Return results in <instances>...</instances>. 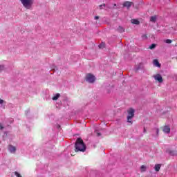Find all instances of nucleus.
<instances>
[{
	"mask_svg": "<svg viewBox=\"0 0 177 177\" xmlns=\"http://www.w3.org/2000/svg\"><path fill=\"white\" fill-rule=\"evenodd\" d=\"M86 150V147L85 146V144L84 143V140L81 138H78L76 140V142L75 143V153H78V151H82V153H84V151Z\"/></svg>",
	"mask_w": 177,
	"mask_h": 177,
	"instance_id": "f257e3e1",
	"label": "nucleus"
},
{
	"mask_svg": "<svg viewBox=\"0 0 177 177\" xmlns=\"http://www.w3.org/2000/svg\"><path fill=\"white\" fill-rule=\"evenodd\" d=\"M21 3H22L24 8L28 10L32 9V5H34V0H20Z\"/></svg>",
	"mask_w": 177,
	"mask_h": 177,
	"instance_id": "f03ea898",
	"label": "nucleus"
},
{
	"mask_svg": "<svg viewBox=\"0 0 177 177\" xmlns=\"http://www.w3.org/2000/svg\"><path fill=\"white\" fill-rule=\"evenodd\" d=\"M127 122L132 124V118L135 117V109H133V108H130L127 110Z\"/></svg>",
	"mask_w": 177,
	"mask_h": 177,
	"instance_id": "7ed1b4c3",
	"label": "nucleus"
},
{
	"mask_svg": "<svg viewBox=\"0 0 177 177\" xmlns=\"http://www.w3.org/2000/svg\"><path fill=\"white\" fill-rule=\"evenodd\" d=\"M154 80L156 81H158L160 84L164 82V80L162 79V76L160 73H158L153 76Z\"/></svg>",
	"mask_w": 177,
	"mask_h": 177,
	"instance_id": "20e7f679",
	"label": "nucleus"
},
{
	"mask_svg": "<svg viewBox=\"0 0 177 177\" xmlns=\"http://www.w3.org/2000/svg\"><path fill=\"white\" fill-rule=\"evenodd\" d=\"M162 131H163L165 133H169V132H171V128L169 126H164L162 127Z\"/></svg>",
	"mask_w": 177,
	"mask_h": 177,
	"instance_id": "39448f33",
	"label": "nucleus"
},
{
	"mask_svg": "<svg viewBox=\"0 0 177 177\" xmlns=\"http://www.w3.org/2000/svg\"><path fill=\"white\" fill-rule=\"evenodd\" d=\"M96 81V77L92 74H89V83L90 84H93Z\"/></svg>",
	"mask_w": 177,
	"mask_h": 177,
	"instance_id": "423d86ee",
	"label": "nucleus"
},
{
	"mask_svg": "<svg viewBox=\"0 0 177 177\" xmlns=\"http://www.w3.org/2000/svg\"><path fill=\"white\" fill-rule=\"evenodd\" d=\"M8 150L10 153H16V147H14L13 145H9Z\"/></svg>",
	"mask_w": 177,
	"mask_h": 177,
	"instance_id": "0eeeda50",
	"label": "nucleus"
},
{
	"mask_svg": "<svg viewBox=\"0 0 177 177\" xmlns=\"http://www.w3.org/2000/svg\"><path fill=\"white\" fill-rule=\"evenodd\" d=\"M132 2L131 1H125L124 3H123V6L124 8H127V9H129V7L130 6H132Z\"/></svg>",
	"mask_w": 177,
	"mask_h": 177,
	"instance_id": "6e6552de",
	"label": "nucleus"
},
{
	"mask_svg": "<svg viewBox=\"0 0 177 177\" xmlns=\"http://www.w3.org/2000/svg\"><path fill=\"white\" fill-rule=\"evenodd\" d=\"M153 66L160 68L161 64L158 62V59H153Z\"/></svg>",
	"mask_w": 177,
	"mask_h": 177,
	"instance_id": "1a4fd4ad",
	"label": "nucleus"
},
{
	"mask_svg": "<svg viewBox=\"0 0 177 177\" xmlns=\"http://www.w3.org/2000/svg\"><path fill=\"white\" fill-rule=\"evenodd\" d=\"M154 169L156 171V172H158L160 169H161V164L155 165Z\"/></svg>",
	"mask_w": 177,
	"mask_h": 177,
	"instance_id": "9d476101",
	"label": "nucleus"
},
{
	"mask_svg": "<svg viewBox=\"0 0 177 177\" xmlns=\"http://www.w3.org/2000/svg\"><path fill=\"white\" fill-rule=\"evenodd\" d=\"M156 21H157V17L156 16L151 17L150 21H152V23H156Z\"/></svg>",
	"mask_w": 177,
	"mask_h": 177,
	"instance_id": "9b49d317",
	"label": "nucleus"
},
{
	"mask_svg": "<svg viewBox=\"0 0 177 177\" xmlns=\"http://www.w3.org/2000/svg\"><path fill=\"white\" fill-rule=\"evenodd\" d=\"M131 23L132 24H140V21H139V20L138 19H131Z\"/></svg>",
	"mask_w": 177,
	"mask_h": 177,
	"instance_id": "f8f14e48",
	"label": "nucleus"
},
{
	"mask_svg": "<svg viewBox=\"0 0 177 177\" xmlns=\"http://www.w3.org/2000/svg\"><path fill=\"white\" fill-rule=\"evenodd\" d=\"M118 32H124L125 31V29L122 28V26H119L118 28Z\"/></svg>",
	"mask_w": 177,
	"mask_h": 177,
	"instance_id": "ddd939ff",
	"label": "nucleus"
},
{
	"mask_svg": "<svg viewBox=\"0 0 177 177\" xmlns=\"http://www.w3.org/2000/svg\"><path fill=\"white\" fill-rule=\"evenodd\" d=\"M60 97V94L57 93L54 97H53V100H57Z\"/></svg>",
	"mask_w": 177,
	"mask_h": 177,
	"instance_id": "4468645a",
	"label": "nucleus"
},
{
	"mask_svg": "<svg viewBox=\"0 0 177 177\" xmlns=\"http://www.w3.org/2000/svg\"><path fill=\"white\" fill-rule=\"evenodd\" d=\"M106 44L104 43H101L98 46L100 49H103V48H104Z\"/></svg>",
	"mask_w": 177,
	"mask_h": 177,
	"instance_id": "2eb2a0df",
	"label": "nucleus"
},
{
	"mask_svg": "<svg viewBox=\"0 0 177 177\" xmlns=\"http://www.w3.org/2000/svg\"><path fill=\"white\" fill-rule=\"evenodd\" d=\"M156 46H157V45L156 44H152L151 46H149V48L151 50H153L156 48Z\"/></svg>",
	"mask_w": 177,
	"mask_h": 177,
	"instance_id": "dca6fc26",
	"label": "nucleus"
},
{
	"mask_svg": "<svg viewBox=\"0 0 177 177\" xmlns=\"http://www.w3.org/2000/svg\"><path fill=\"white\" fill-rule=\"evenodd\" d=\"M140 169L142 172H145V171H146V166L142 165Z\"/></svg>",
	"mask_w": 177,
	"mask_h": 177,
	"instance_id": "f3484780",
	"label": "nucleus"
},
{
	"mask_svg": "<svg viewBox=\"0 0 177 177\" xmlns=\"http://www.w3.org/2000/svg\"><path fill=\"white\" fill-rule=\"evenodd\" d=\"M142 39H147V38H148V36H147V35H142Z\"/></svg>",
	"mask_w": 177,
	"mask_h": 177,
	"instance_id": "a211bd4d",
	"label": "nucleus"
},
{
	"mask_svg": "<svg viewBox=\"0 0 177 177\" xmlns=\"http://www.w3.org/2000/svg\"><path fill=\"white\" fill-rule=\"evenodd\" d=\"M15 176H17V177H21V175L20 174H19V172H17V171L15 172Z\"/></svg>",
	"mask_w": 177,
	"mask_h": 177,
	"instance_id": "6ab92c4d",
	"label": "nucleus"
},
{
	"mask_svg": "<svg viewBox=\"0 0 177 177\" xmlns=\"http://www.w3.org/2000/svg\"><path fill=\"white\" fill-rule=\"evenodd\" d=\"M165 42L166 44H172V40L168 39H166Z\"/></svg>",
	"mask_w": 177,
	"mask_h": 177,
	"instance_id": "aec40b11",
	"label": "nucleus"
},
{
	"mask_svg": "<svg viewBox=\"0 0 177 177\" xmlns=\"http://www.w3.org/2000/svg\"><path fill=\"white\" fill-rule=\"evenodd\" d=\"M4 68H5V66H3V65H0V71H3Z\"/></svg>",
	"mask_w": 177,
	"mask_h": 177,
	"instance_id": "412c9836",
	"label": "nucleus"
},
{
	"mask_svg": "<svg viewBox=\"0 0 177 177\" xmlns=\"http://www.w3.org/2000/svg\"><path fill=\"white\" fill-rule=\"evenodd\" d=\"M86 81H89V74H87L86 76Z\"/></svg>",
	"mask_w": 177,
	"mask_h": 177,
	"instance_id": "4be33fe9",
	"label": "nucleus"
},
{
	"mask_svg": "<svg viewBox=\"0 0 177 177\" xmlns=\"http://www.w3.org/2000/svg\"><path fill=\"white\" fill-rule=\"evenodd\" d=\"M96 135H97V136H102V133H100L97 131H96Z\"/></svg>",
	"mask_w": 177,
	"mask_h": 177,
	"instance_id": "5701e85b",
	"label": "nucleus"
},
{
	"mask_svg": "<svg viewBox=\"0 0 177 177\" xmlns=\"http://www.w3.org/2000/svg\"><path fill=\"white\" fill-rule=\"evenodd\" d=\"M5 102V101H3V100L0 99V104H2Z\"/></svg>",
	"mask_w": 177,
	"mask_h": 177,
	"instance_id": "b1692460",
	"label": "nucleus"
},
{
	"mask_svg": "<svg viewBox=\"0 0 177 177\" xmlns=\"http://www.w3.org/2000/svg\"><path fill=\"white\" fill-rule=\"evenodd\" d=\"M95 20H99V16H95Z\"/></svg>",
	"mask_w": 177,
	"mask_h": 177,
	"instance_id": "393cba45",
	"label": "nucleus"
},
{
	"mask_svg": "<svg viewBox=\"0 0 177 177\" xmlns=\"http://www.w3.org/2000/svg\"><path fill=\"white\" fill-rule=\"evenodd\" d=\"M102 6H106V4L100 5V9H102Z\"/></svg>",
	"mask_w": 177,
	"mask_h": 177,
	"instance_id": "a878e982",
	"label": "nucleus"
},
{
	"mask_svg": "<svg viewBox=\"0 0 177 177\" xmlns=\"http://www.w3.org/2000/svg\"><path fill=\"white\" fill-rule=\"evenodd\" d=\"M0 129H3V127L1 124H0Z\"/></svg>",
	"mask_w": 177,
	"mask_h": 177,
	"instance_id": "bb28decb",
	"label": "nucleus"
},
{
	"mask_svg": "<svg viewBox=\"0 0 177 177\" xmlns=\"http://www.w3.org/2000/svg\"><path fill=\"white\" fill-rule=\"evenodd\" d=\"M147 131H146V128H144V133H146Z\"/></svg>",
	"mask_w": 177,
	"mask_h": 177,
	"instance_id": "cd10ccee",
	"label": "nucleus"
},
{
	"mask_svg": "<svg viewBox=\"0 0 177 177\" xmlns=\"http://www.w3.org/2000/svg\"><path fill=\"white\" fill-rule=\"evenodd\" d=\"M157 133H158V129L157 130Z\"/></svg>",
	"mask_w": 177,
	"mask_h": 177,
	"instance_id": "c85d7f7f",
	"label": "nucleus"
}]
</instances>
